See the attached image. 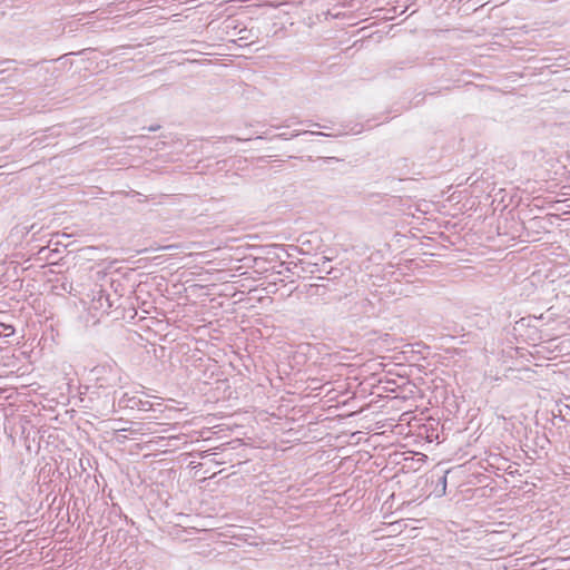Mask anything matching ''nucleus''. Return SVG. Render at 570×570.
<instances>
[{
  "label": "nucleus",
  "mask_w": 570,
  "mask_h": 570,
  "mask_svg": "<svg viewBox=\"0 0 570 570\" xmlns=\"http://www.w3.org/2000/svg\"><path fill=\"white\" fill-rule=\"evenodd\" d=\"M91 374L96 380L98 389L122 387L125 384L121 368L116 363L97 365L91 370Z\"/></svg>",
  "instance_id": "1"
},
{
  "label": "nucleus",
  "mask_w": 570,
  "mask_h": 570,
  "mask_svg": "<svg viewBox=\"0 0 570 570\" xmlns=\"http://www.w3.org/2000/svg\"><path fill=\"white\" fill-rule=\"evenodd\" d=\"M431 478L432 482L435 483V488L433 490L435 497L444 495L446 492V472L433 473Z\"/></svg>",
  "instance_id": "2"
},
{
  "label": "nucleus",
  "mask_w": 570,
  "mask_h": 570,
  "mask_svg": "<svg viewBox=\"0 0 570 570\" xmlns=\"http://www.w3.org/2000/svg\"><path fill=\"white\" fill-rule=\"evenodd\" d=\"M98 294H99V301H100V302H101V299H102V298H105V301H106V303H107V307H108V308L112 306V304L109 302V297H108V296H105V295H104V293H102V291H99V293H98Z\"/></svg>",
  "instance_id": "3"
},
{
  "label": "nucleus",
  "mask_w": 570,
  "mask_h": 570,
  "mask_svg": "<svg viewBox=\"0 0 570 570\" xmlns=\"http://www.w3.org/2000/svg\"><path fill=\"white\" fill-rule=\"evenodd\" d=\"M250 138L242 139V138H238V137H235V136H228V137L225 138V141H233V140H236V141H247Z\"/></svg>",
  "instance_id": "4"
},
{
  "label": "nucleus",
  "mask_w": 570,
  "mask_h": 570,
  "mask_svg": "<svg viewBox=\"0 0 570 570\" xmlns=\"http://www.w3.org/2000/svg\"><path fill=\"white\" fill-rule=\"evenodd\" d=\"M119 404H120L121 406H128V404H125V401H124L122 399L119 401Z\"/></svg>",
  "instance_id": "5"
},
{
  "label": "nucleus",
  "mask_w": 570,
  "mask_h": 570,
  "mask_svg": "<svg viewBox=\"0 0 570 570\" xmlns=\"http://www.w3.org/2000/svg\"><path fill=\"white\" fill-rule=\"evenodd\" d=\"M309 134H311V135H317V136H324V134H323V132H313V131H312V132H309Z\"/></svg>",
  "instance_id": "6"
},
{
  "label": "nucleus",
  "mask_w": 570,
  "mask_h": 570,
  "mask_svg": "<svg viewBox=\"0 0 570 570\" xmlns=\"http://www.w3.org/2000/svg\"><path fill=\"white\" fill-rule=\"evenodd\" d=\"M327 159H328L330 161H331V160H336V158H334V157H330V158H327Z\"/></svg>",
  "instance_id": "7"
}]
</instances>
